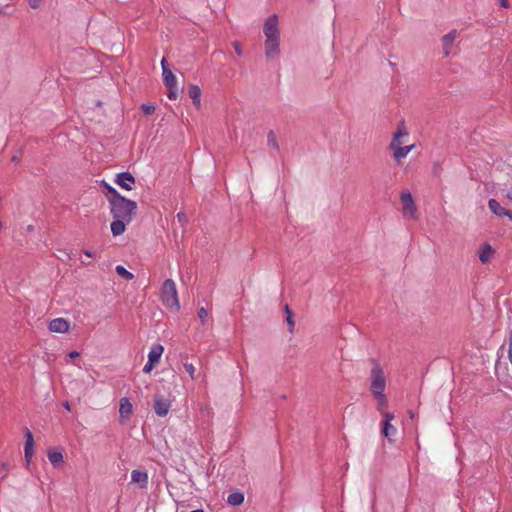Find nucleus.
I'll return each instance as SVG.
<instances>
[{"mask_svg": "<svg viewBox=\"0 0 512 512\" xmlns=\"http://www.w3.org/2000/svg\"><path fill=\"white\" fill-rule=\"evenodd\" d=\"M208 316V313L206 311L205 308L201 307L199 310H198V317L200 318V320L202 321V323L205 322L206 318Z\"/></svg>", "mask_w": 512, "mask_h": 512, "instance_id": "obj_31", "label": "nucleus"}, {"mask_svg": "<svg viewBox=\"0 0 512 512\" xmlns=\"http://www.w3.org/2000/svg\"><path fill=\"white\" fill-rule=\"evenodd\" d=\"M500 5L503 8H508L509 7V0H500Z\"/></svg>", "mask_w": 512, "mask_h": 512, "instance_id": "obj_35", "label": "nucleus"}, {"mask_svg": "<svg viewBox=\"0 0 512 512\" xmlns=\"http://www.w3.org/2000/svg\"><path fill=\"white\" fill-rule=\"evenodd\" d=\"M63 406L67 409V410H70V404L68 402H65L63 404Z\"/></svg>", "mask_w": 512, "mask_h": 512, "instance_id": "obj_43", "label": "nucleus"}, {"mask_svg": "<svg viewBox=\"0 0 512 512\" xmlns=\"http://www.w3.org/2000/svg\"><path fill=\"white\" fill-rule=\"evenodd\" d=\"M267 142H268V145L273 147L274 149L278 150L279 146H278V142L276 140V137H275V134L270 131L268 133V136H267Z\"/></svg>", "mask_w": 512, "mask_h": 512, "instance_id": "obj_26", "label": "nucleus"}, {"mask_svg": "<svg viewBox=\"0 0 512 512\" xmlns=\"http://www.w3.org/2000/svg\"><path fill=\"white\" fill-rule=\"evenodd\" d=\"M263 32L266 37L265 55L267 59L272 60L278 57L280 53V31L277 15H272L266 19Z\"/></svg>", "mask_w": 512, "mask_h": 512, "instance_id": "obj_1", "label": "nucleus"}, {"mask_svg": "<svg viewBox=\"0 0 512 512\" xmlns=\"http://www.w3.org/2000/svg\"><path fill=\"white\" fill-rule=\"evenodd\" d=\"M168 88V98L170 100H176L177 97H178V92H177V89L176 87H167Z\"/></svg>", "mask_w": 512, "mask_h": 512, "instance_id": "obj_29", "label": "nucleus"}, {"mask_svg": "<svg viewBox=\"0 0 512 512\" xmlns=\"http://www.w3.org/2000/svg\"><path fill=\"white\" fill-rule=\"evenodd\" d=\"M48 459L54 466H58V465L62 464L64 461L63 454L61 452H57V451H49Z\"/></svg>", "mask_w": 512, "mask_h": 512, "instance_id": "obj_23", "label": "nucleus"}, {"mask_svg": "<svg viewBox=\"0 0 512 512\" xmlns=\"http://www.w3.org/2000/svg\"><path fill=\"white\" fill-rule=\"evenodd\" d=\"M129 221H124L123 219L114 218L111 223V232L113 236L122 235L126 230V225L129 224Z\"/></svg>", "mask_w": 512, "mask_h": 512, "instance_id": "obj_18", "label": "nucleus"}, {"mask_svg": "<svg viewBox=\"0 0 512 512\" xmlns=\"http://www.w3.org/2000/svg\"><path fill=\"white\" fill-rule=\"evenodd\" d=\"M163 352L164 347L161 344L152 345L148 353V361H150L151 363H155L157 365L160 361Z\"/></svg>", "mask_w": 512, "mask_h": 512, "instance_id": "obj_17", "label": "nucleus"}, {"mask_svg": "<svg viewBox=\"0 0 512 512\" xmlns=\"http://www.w3.org/2000/svg\"><path fill=\"white\" fill-rule=\"evenodd\" d=\"M102 184L107 189V192L111 195V198L121 197L119 192L114 187H112L111 185H109L108 183H106L104 181Z\"/></svg>", "mask_w": 512, "mask_h": 512, "instance_id": "obj_27", "label": "nucleus"}, {"mask_svg": "<svg viewBox=\"0 0 512 512\" xmlns=\"http://www.w3.org/2000/svg\"><path fill=\"white\" fill-rule=\"evenodd\" d=\"M161 66H162V72L164 71V67H168V66H167V61H166V59H165V58H163V59H162V61H161Z\"/></svg>", "mask_w": 512, "mask_h": 512, "instance_id": "obj_38", "label": "nucleus"}, {"mask_svg": "<svg viewBox=\"0 0 512 512\" xmlns=\"http://www.w3.org/2000/svg\"><path fill=\"white\" fill-rule=\"evenodd\" d=\"M184 369L192 379L195 378L196 368L194 367V365L192 363H185Z\"/></svg>", "mask_w": 512, "mask_h": 512, "instance_id": "obj_28", "label": "nucleus"}, {"mask_svg": "<svg viewBox=\"0 0 512 512\" xmlns=\"http://www.w3.org/2000/svg\"><path fill=\"white\" fill-rule=\"evenodd\" d=\"M285 313H286V321L289 325V330H290V332H292L294 329V326H295V322L293 320L292 311L288 305L285 306Z\"/></svg>", "mask_w": 512, "mask_h": 512, "instance_id": "obj_25", "label": "nucleus"}, {"mask_svg": "<svg viewBox=\"0 0 512 512\" xmlns=\"http://www.w3.org/2000/svg\"><path fill=\"white\" fill-rule=\"evenodd\" d=\"M115 183L125 190H132V185L135 183V178L129 172H122L117 174Z\"/></svg>", "mask_w": 512, "mask_h": 512, "instance_id": "obj_10", "label": "nucleus"}, {"mask_svg": "<svg viewBox=\"0 0 512 512\" xmlns=\"http://www.w3.org/2000/svg\"><path fill=\"white\" fill-rule=\"evenodd\" d=\"M132 483L138 484L141 488H146L148 484V473L144 470H132Z\"/></svg>", "mask_w": 512, "mask_h": 512, "instance_id": "obj_12", "label": "nucleus"}, {"mask_svg": "<svg viewBox=\"0 0 512 512\" xmlns=\"http://www.w3.org/2000/svg\"><path fill=\"white\" fill-rule=\"evenodd\" d=\"M48 329L53 333H67L70 323L64 318H55L49 322Z\"/></svg>", "mask_w": 512, "mask_h": 512, "instance_id": "obj_9", "label": "nucleus"}, {"mask_svg": "<svg viewBox=\"0 0 512 512\" xmlns=\"http://www.w3.org/2000/svg\"><path fill=\"white\" fill-rule=\"evenodd\" d=\"M43 0H28L29 6L33 9H37L42 4Z\"/></svg>", "mask_w": 512, "mask_h": 512, "instance_id": "obj_33", "label": "nucleus"}, {"mask_svg": "<svg viewBox=\"0 0 512 512\" xmlns=\"http://www.w3.org/2000/svg\"><path fill=\"white\" fill-rule=\"evenodd\" d=\"M84 254H85L87 257H90V258L93 256V254H92V253H91V251H89V250H85V251H84Z\"/></svg>", "mask_w": 512, "mask_h": 512, "instance_id": "obj_41", "label": "nucleus"}, {"mask_svg": "<svg viewBox=\"0 0 512 512\" xmlns=\"http://www.w3.org/2000/svg\"><path fill=\"white\" fill-rule=\"evenodd\" d=\"M189 96L192 99L193 104L199 108L201 105V89L195 84L189 86Z\"/></svg>", "mask_w": 512, "mask_h": 512, "instance_id": "obj_19", "label": "nucleus"}, {"mask_svg": "<svg viewBox=\"0 0 512 512\" xmlns=\"http://www.w3.org/2000/svg\"><path fill=\"white\" fill-rule=\"evenodd\" d=\"M177 218H178V220H179V221H182V220L185 218V214H184V213H182V212H179V213L177 214Z\"/></svg>", "mask_w": 512, "mask_h": 512, "instance_id": "obj_39", "label": "nucleus"}, {"mask_svg": "<svg viewBox=\"0 0 512 512\" xmlns=\"http://www.w3.org/2000/svg\"><path fill=\"white\" fill-rule=\"evenodd\" d=\"M409 137V132L405 125L401 123L398 125L396 131L393 134L392 140L389 144V149L391 151H394V149H397L399 147H403L406 143L407 138Z\"/></svg>", "mask_w": 512, "mask_h": 512, "instance_id": "obj_6", "label": "nucleus"}, {"mask_svg": "<svg viewBox=\"0 0 512 512\" xmlns=\"http://www.w3.org/2000/svg\"><path fill=\"white\" fill-rule=\"evenodd\" d=\"M370 389L372 394L377 400L385 402V395L383 394L386 388V378L383 369L379 364H374L370 372Z\"/></svg>", "mask_w": 512, "mask_h": 512, "instance_id": "obj_4", "label": "nucleus"}, {"mask_svg": "<svg viewBox=\"0 0 512 512\" xmlns=\"http://www.w3.org/2000/svg\"><path fill=\"white\" fill-rule=\"evenodd\" d=\"M133 412V406L127 397L121 398L119 405V414L121 420L128 419Z\"/></svg>", "mask_w": 512, "mask_h": 512, "instance_id": "obj_15", "label": "nucleus"}, {"mask_svg": "<svg viewBox=\"0 0 512 512\" xmlns=\"http://www.w3.org/2000/svg\"><path fill=\"white\" fill-rule=\"evenodd\" d=\"M155 366H156L155 363H151L150 361H147V363L143 367V372L148 374V373H150L153 370V368Z\"/></svg>", "mask_w": 512, "mask_h": 512, "instance_id": "obj_32", "label": "nucleus"}, {"mask_svg": "<svg viewBox=\"0 0 512 512\" xmlns=\"http://www.w3.org/2000/svg\"><path fill=\"white\" fill-rule=\"evenodd\" d=\"M25 459L27 463H29L34 454V439L32 432L26 428L25 429V447H24Z\"/></svg>", "mask_w": 512, "mask_h": 512, "instance_id": "obj_11", "label": "nucleus"}, {"mask_svg": "<svg viewBox=\"0 0 512 512\" xmlns=\"http://www.w3.org/2000/svg\"><path fill=\"white\" fill-rule=\"evenodd\" d=\"M378 405H379V407H384V406H386V401L381 402L380 400H378Z\"/></svg>", "mask_w": 512, "mask_h": 512, "instance_id": "obj_42", "label": "nucleus"}, {"mask_svg": "<svg viewBox=\"0 0 512 512\" xmlns=\"http://www.w3.org/2000/svg\"><path fill=\"white\" fill-rule=\"evenodd\" d=\"M415 144L404 145L403 147H399L392 151V157L396 163H400L407 155L414 150Z\"/></svg>", "mask_w": 512, "mask_h": 512, "instance_id": "obj_13", "label": "nucleus"}, {"mask_svg": "<svg viewBox=\"0 0 512 512\" xmlns=\"http://www.w3.org/2000/svg\"><path fill=\"white\" fill-rule=\"evenodd\" d=\"M85 261H87V258H84V261H82V264L87 265V264H89V263H90V262H85Z\"/></svg>", "mask_w": 512, "mask_h": 512, "instance_id": "obj_45", "label": "nucleus"}, {"mask_svg": "<svg viewBox=\"0 0 512 512\" xmlns=\"http://www.w3.org/2000/svg\"><path fill=\"white\" fill-rule=\"evenodd\" d=\"M488 207L497 216H504V214H506V209L495 199H490L488 201Z\"/></svg>", "mask_w": 512, "mask_h": 512, "instance_id": "obj_21", "label": "nucleus"}, {"mask_svg": "<svg viewBox=\"0 0 512 512\" xmlns=\"http://www.w3.org/2000/svg\"><path fill=\"white\" fill-rule=\"evenodd\" d=\"M160 298L163 305L173 311L180 308L176 284L172 279L164 281L161 287Z\"/></svg>", "mask_w": 512, "mask_h": 512, "instance_id": "obj_3", "label": "nucleus"}, {"mask_svg": "<svg viewBox=\"0 0 512 512\" xmlns=\"http://www.w3.org/2000/svg\"><path fill=\"white\" fill-rule=\"evenodd\" d=\"M110 212L113 218L131 222L137 214V203L123 196L109 198Z\"/></svg>", "mask_w": 512, "mask_h": 512, "instance_id": "obj_2", "label": "nucleus"}, {"mask_svg": "<svg viewBox=\"0 0 512 512\" xmlns=\"http://www.w3.org/2000/svg\"><path fill=\"white\" fill-rule=\"evenodd\" d=\"M69 358L74 359L79 356V353L77 351H72L69 353Z\"/></svg>", "mask_w": 512, "mask_h": 512, "instance_id": "obj_36", "label": "nucleus"}, {"mask_svg": "<svg viewBox=\"0 0 512 512\" xmlns=\"http://www.w3.org/2000/svg\"><path fill=\"white\" fill-rule=\"evenodd\" d=\"M494 254V249L488 243L482 244L478 249V257L483 264L488 263Z\"/></svg>", "mask_w": 512, "mask_h": 512, "instance_id": "obj_14", "label": "nucleus"}, {"mask_svg": "<svg viewBox=\"0 0 512 512\" xmlns=\"http://www.w3.org/2000/svg\"><path fill=\"white\" fill-rule=\"evenodd\" d=\"M504 216L509 217L510 220H512V212L506 209V214Z\"/></svg>", "mask_w": 512, "mask_h": 512, "instance_id": "obj_40", "label": "nucleus"}, {"mask_svg": "<svg viewBox=\"0 0 512 512\" xmlns=\"http://www.w3.org/2000/svg\"><path fill=\"white\" fill-rule=\"evenodd\" d=\"M171 408V403L168 399H165L163 396L156 395L154 398V411L160 416H166Z\"/></svg>", "mask_w": 512, "mask_h": 512, "instance_id": "obj_8", "label": "nucleus"}, {"mask_svg": "<svg viewBox=\"0 0 512 512\" xmlns=\"http://www.w3.org/2000/svg\"><path fill=\"white\" fill-rule=\"evenodd\" d=\"M384 419L382 422V434L385 436L390 442L393 441V437L397 434V429L391 424V421L394 419V415L388 412L383 413Z\"/></svg>", "mask_w": 512, "mask_h": 512, "instance_id": "obj_7", "label": "nucleus"}, {"mask_svg": "<svg viewBox=\"0 0 512 512\" xmlns=\"http://www.w3.org/2000/svg\"><path fill=\"white\" fill-rule=\"evenodd\" d=\"M244 502V495L240 492L231 493L227 498V503L232 506H239Z\"/></svg>", "mask_w": 512, "mask_h": 512, "instance_id": "obj_22", "label": "nucleus"}, {"mask_svg": "<svg viewBox=\"0 0 512 512\" xmlns=\"http://www.w3.org/2000/svg\"><path fill=\"white\" fill-rule=\"evenodd\" d=\"M457 37V32L455 30L450 31L446 35L443 36L442 42H443V51L444 55L447 57L450 55L451 48L453 46V43Z\"/></svg>", "mask_w": 512, "mask_h": 512, "instance_id": "obj_16", "label": "nucleus"}, {"mask_svg": "<svg viewBox=\"0 0 512 512\" xmlns=\"http://www.w3.org/2000/svg\"><path fill=\"white\" fill-rule=\"evenodd\" d=\"M506 197L510 200H512V187L508 189L506 193Z\"/></svg>", "mask_w": 512, "mask_h": 512, "instance_id": "obj_37", "label": "nucleus"}, {"mask_svg": "<svg viewBox=\"0 0 512 512\" xmlns=\"http://www.w3.org/2000/svg\"><path fill=\"white\" fill-rule=\"evenodd\" d=\"M2 227H3V224H2V222L0 221V231L2 230Z\"/></svg>", "mask_w": 512, "mask_h": 512, "instance_id": "obj_46", "label": "nucleus"}, {"mask_svg": "<svg viewBox=\"0 0 512 512\" xmlns=\"http://www.w3.org/2000/svg\"><path fill=\"white\" fill-rule=\"evenodd\" d=\"M163 75V83L166 87H176L177 79L173 72L168 68L164 67Z\"/></svg>", "mask_w": 512, "mask_h": 512, "instance_id": "obj_20", "label": "nucleus"}, {"mask_svg": "<svg viewBox=\"0 0 512 512\" xmlns=\"http://www.w3.org/2000/svg\"><path fill=\"white\" fill-rule=\"evenodd\" d=\"M85 261H87V258H84V261H82V264L87 265V264H89V263H90V262H85Z\"/></svg>", "mask_w": 512, "mask_h": 512, "instance_id": "obj_44", "label": "nucleus"}, {"mask_svg": "<svg viewBox=\"0 0 512 512\" xmlns=\"http://www.w3.org/2000/svg\"><path fill=\"white\" fill-rule=\"evenodd\" d=\"M235 52L237 53V55L241 56L242 55V49H241V46L238 42H233L232 44Z\"/></svg>", "mask_w": 512, "mask_h": 512, "instance_id": "obj_34", "label": "nucleus"}, {"mask_svg": "<svg viewBox=\"0 0 512 512\" xmlns=\"http://www.w3.org/2000/svg\"><path fill=\"white\" fill-rule=\"evenodd\" d=\"M116 273L123 279L130 281L134 279V274L129 272L124 266L117 265L115 268Z\"/></svg>", "mask_w": 512, "mask_h": 512, "instance_id": "obj_24", "label": "nucleus"}, {"mask_svg": "<svg viewBox=\"0 0 512 512\" xmlns=\"http://www.w3.org/2000/svg\"><path fill=\"white\" fill-rule=\"evenodd\" d=\"M400 201L402 204V213L404 217H408L410 219L418 218V211L414 199L409 191H403L400 196Z\"/></svg>", "mask_w": 512, "mask_h": 512, "instance_id": "obj_5", "label": "nucleus"}, {"mask_svg": "<svg viewBox=\"0 0 512 512\" xmlns=\"http://www.w3.org/2000/svg\"><path fill=\"white\" fill-rule=\"evenodd\" d=\"M141 108L146 115H150L155 111V107L151 104H143Z\"/></svg>", "mask_w": 512, "mask_h": 512, "instance_id": "obj_30", "label": "nucleus"}]
</instances>
